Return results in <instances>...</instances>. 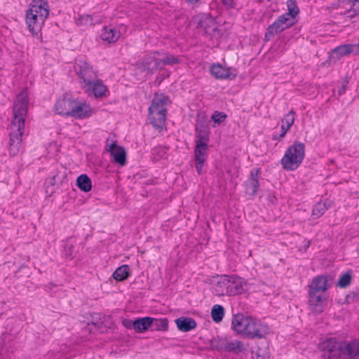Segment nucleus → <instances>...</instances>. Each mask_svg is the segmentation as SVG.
Returning a JSON list of instances; mask_svg holds the SVG:
<instances>
[{
	"mask_svg": "<svg viewBox=\"0 0 359 359\" xmlns=\"http://www.w3.org/2000/svg\"><path fill=\"white\" fill-rule=\"evenodd\" d=\"M196 140L195 148L196 161L205 162L208 150V137L207 135L208 124L207 118L204 114H198L196 124Z\"/></svg>",
	"mask_w": 359,
	"mask_h": 359,
	"instance_id": "obj_5",
	"label": "nucleus"
},
{
	"mask_svg": "<svg viewBox=\"0 0 359 359\" xmlns=\"http://www.w3.org/2000/svg\"><path fill=\"white\" fill-rule=\"evenodd\" d=\"M129 276V266L128 265H122L117 268L113 273V277L118 281H122L126 279Z\"/></svg>",
	"mask_w": 359,
	"mask_h": 359,
	"instance_id": "obj_32",
	"label": "nucleus"
},
{
	"mask_svg": "<svg viewBox=\"0 0 359 359\" xmlns=\"http://www.w3.org/2000/svg\"><path fill=\"white\" fill-rule=\"evenodd\" d=\"M325 205L323 204H317L312 210V215L316 218L320 217L324 214Z\"/></svg>",
	"mask_w": 359,
	"mask_h": 359,
	"instance_id": "obj_41",
	"label": "nucleus"
},
{
	"mask_svg": "<svg viewBox=\"0 0 359 359\" xmlns=\"http://www.w3.org/2000/svg\"><path fill=\"white\" fill-rule=\"evenodd\" d=\"M205 162H200L198 161H196V168L197 172L201 175L202 173L203 166Z\"/></svg>",
	"mask_w": 359,
	"mask_h": 359,
	"instance_id": "obj_44",
	"label": "nucleus"
},
{
	"mask_svg": "<svg viewBox=\"0 0 359 359\" xmlns=\"http://www.w3.org/2000/svg\"><path fill=\"white\" fill-rule=\"evenodd\" d=\"M332 279L326 276H319L314 278L309 286V292L320 294H326V291L331 287Z\"/></svg>",
	"mask_w": 359,
	"mask_h": 359,
	"instance_id": "obj_16",
	"label": "nucleus"
},
{
	"mask_svg": "<svg viewBox=\"0 0 359 359\" xmlns=\"http://www.w3.org/2000/svg\"><path fill=\"white\" fill-rule=\"evenodd\" d=\"M159 56L161 63L163 65H173L180 62L179 57L172 55L160 53Z\"/></svg>",
	"mask_w": 359,
	"mask_h": 359,
	"instance_id": "obj_35",
	"label": "nucleus"
},
{
	"mask_svg": "<svg viewBox=\"0 0 359 359\" xmlns=\"http://www.w3.org/2000/svg\"><path fill=\"white\" fill-rule=\"evenodd\" d=\"M252 316L238 313L233 316L231 328L238 334L247 337Z\"/></svg>",
	"mask_w": 359,
	"mask_h": 359,
	"instance_id": "obj_12",
	"label": "nucleus"
},
{
	"mask_svg": "<svg viewBox=\"0 0 359 359\" xmlns=\"http://www.w3.org/2000/svg\"><path fill=\"white\" fill-rule=\"evenodd\" d=\"M154 330L158 331H166L168 328V321L167 318H154L151 323Z\"/></svg>",
	"mask_w": 359,
	"mask_h": 359,
	"instance_id": "obj_34",
	"label": "nucleus"
},
{
	"mask_svg": "<svg viewBox=\"0 0 359 359\" xmlns=\"http://www.w3.org/2000/svg\"><path fill=\"white\" fill-rule=\"evenodd\" d=\"M323 359H359V342L346 343L328 339L320 344Z\"/></svg>",
	"mask_w": 359,
	"mask_h": 359,
	"instance_id": "obj_2",
	"label": "nucleus"
},
{
	"mask_svg": "<svg viewBox=\"0 0 359 359\" xmlns=\"http://www.w3.org/2000/svg\"><path fill=\"white\" fill-rule=\"evenodd\" d=\"M107 150L111 153L114 162L123 165L126 163V151L118 146L116 142H112L107 145Z\"/></svg>",
	"mask_w": 359,
	"mask_h": 359,
	"instance_id": "obj_22",
	"label": "nucleus"
},
{
	"mask_svg": "<svg viewBox=\"0 0 359 359\" xmlns=\"http://www.w3.org/2000/svg\"><path fill=\"white\" fill-rule=\"evenodd\" d=\"M169 98L163 95L156 94L149 108V120L153 126L162 129L165 123L166 106Z\"/></svg>",
	"mask_w": 359,
	"mask_h": 359,
	"instance_id": "obj_4",
	"label": "nucleus"
},
{
	"mask_svg": "<svg viewBox=\"0 0 359 359\" xmlns=\"http://www.w3.org/2000/svg\"><path fill=\"white\" fill-rule=\"evenodd\" d=\"M228 295H236L248 290V285L245 280L240 277H229Z\"/></svg>",
	"mask_w": 359,
	"mask_h": 359,
	"instance_id": "obj_19",
	"label": "nucleus"
},
{
	"mask_svg": "<svg viewBox=\"0 0 359 359\" xmlns=\"http://www.w3.org/2000/svg\"><path fill=\"white\" fill-rule=\"evenodd\" d=\"M255 359H267L269 358V353L266 351H257L253 353L252 356Z\"/></svg>",
	"mask_w": 359,
	"mask_h": 359,
	"instance_id": "obj_42",
	"label": "nucleus"
},
{
	"mask_svg": "<svg viewBox=\"0 0 359 359\" xmlns=\"http://www.w3.org/2000/svg\"><path fill=\"white\" fill-rule=\"evenodd\" d=\"M74 100L67 97L60 98L55 104V111L62 116H71Z\"/></svg>",
	"mask_w": 359,
	"mask_h": 359,
	"instance_id": "obj_21",
	"label": "nucleus"
},
{
	"mask_svg": "<svg viewBox=\"0 0 359 359\" xmlns=\"http://www.w3.org/2000/svg\"><path fill=\"white\" fill-rule=\"evenodd\" d=\"M226 117L227 116L226 114L216 111L211 116V119L215 124L220 125L226 121Z\"/></svg>",
	"mask_w": 359,
	"mask_h": 359,
	"instance_id": "obj_38",
	"label": "nucleus"
},
{
	"mask_svg": "<svg viewBox=\"0 0 359 359\" xmlns=\"http://www.w3.org/2000/svg\"><path fill=\"white\" fill-rule=\"evenodd\" d=\"M82 88L88 95L97 98H103L109 95L107 87L100 79L96 78H94L86 85H83Z\"/></svg>",
	"mask_w": 359,
	"mask_h": 359,
	"instance_id": "obj_11",
	"label": "nucleus"
},
{
	"mask_svg": "<svg viewBox=\"0 0 359 359\" xmlns=\"http://www.w3.org/2000/svg\"><path fill=\"white\" fill-rule=\"evenodd\" d=\"M95 113V109L86 101L74 100L71 117L76 119H86L92 116Z\"/></svg>",
	"mask_w": 359,
	"mask_h": 359,
	"instance_id": "obj_8",
	"label": "nucleus"
},
{
	"mask_svg": "<svg viewBox=\"0 0 359 359\" xmlns=\"http://www.w3.org/2000/svg\"><path fill=\"white\" fill-rule=\"evenodd\" d=\"M294 121V114L292 111H290L285 118L282 120L281 130L282 133L280 137L282 138L285 137L287 132L289 130L290 127L292 126Z\"/></svg>",
	"mask_w": 359,
	"mask_h": 359,
	"instance_id": "obj_29",
	"label": "nucleus"
},
{
	"mask_svg": "<svg viewBox=\"0 0 359 359\" xmlns=\"http://www.w3.org/2000/svg\"><path fill=\"white\" fill-rule=\"evenodd\" d=\"M229 276H222L215 278L212 281V289L215 295H228Z\"/></svg>",
	"mask_w": 359,
	"mask_h": 359,
	"instance_id": "obj_20",
	"label": "nucleus"
},
{
	"mask_svg": "<svg viewBox=\"0 0 359 359\" xmlns=\"http://www.w3.org/2000/svg\"><path fill=\"white\" fill-rule=\"evenodd\" d=\"M122 31H126V27L119 26L114 27L111 25L102 27L100 33V37L102 41L107 43H114L120 39Z\"/></svg>",
	"mask_w": 359,
	"mask_h": 359,
	"instance_id": "obj_14",
	"label": "nucleus"
},
{
	"mask_svg": "<svg viewBox=\"0 0 359 359\" xmlns=\"http://www.w3.org/2000/svg\"><path fill=\"white\" fill-rule=\"evenodd\" d=\"M160 53L156 52L147 55L144 59L137 63V67L140 70L146 72V75H151L155 71L161 68Z\"/></svg>",
	"mask_w": 359,
	"mask_h": 359,
	"instance_id": "obj_10",
	"label": "nucleus"
},
{
	"mask_svg": "<svg viewBox=\"0 0 359 359\" xmlns=\"http://www.w3.org/2000/svg\"><path fill=\"white\" fill-rule=\"evenodd\" d=\"M76 185L84 192H88L92 189L90 179L86 174L81 175L76 180Z\"/></svg>",
	"mask_w": 359,
	"mask_h": 359,
	"instance_id": "obj_28",
	"label": "nucleus"
},
{
	"mask_svg": "<svg viewBox=\"0 0 359 359\" xmlns=\"http://www.w3.org/2000/svg\"><path fill=\"white\" fill-rule=\"evenodd\" d=\"M122 324L127 329L135 330V320H131L130 319H123L122 320Z\"/></svg>",
	"mask_w": 359,
	"mask_h": 359,
	"instance_id": "obj_43",
	"label": "nucleus"
},
{
	"mask_svg": "<svg viewBox=\"0 0 359 359\" xmlns=\"http://www.w3.org/2000/svg\"><path fill=\"white\" fill-rule=\"evenodd\" d=\"M353 46L351 45H342L333 49L332 51V57L339 58L342 56L346 55L351 53Z\"/></svg>",
	"mask_w": 359,
	"mask_h": 359,
	"instance_id": "obj_30",
	"label": "nucleus"
},
{
	"mask_svg": "<svg viewBox=\"0 0 359 359\" xmlns=\"http://www.w3.org/2000/svg\"><path fill=\"white\" fill-rule=\"evenodd\" d=\"M152 318L144 317L135 320V330L137 332L142 333L148 330L151 326Z\"/></svg>",
	"mask_w": 359,
	"mask_h": 359,
	"instance_id": "obj_27",
	"label": "nucleus"
},
{
	"mask_svg": "<svg viewBox=\"0 0 359 359\" xmlns=\"http://www.w3.org/2000/svg\"><path fill=\"white\" fill-rule=\"evenodd\" d=\"M223 4L227 7H232L233 5V0H222Z\"/></svg>",
	"mask_w": 359,
	"mask_h": 359,
	"instance_id": "obj_45",
	"label": "nucleus"
},
{
	"mask_svg": "<svg viewBox=\"0 0 359 359\" xmlns=\"http://www.w3.org/2000/svg\"><path fill=\"white\" fill-rule=\"evenodd\" d=\"M341 4L350 17L359 13V0H343Z\"/></svg>",
	"mask_w": 359,
	"mask_h": 359,
	"instance_id": "obj_26",
	"label": "nucleus"
},
{
	"mask_svg": "<svg viewBox=\"0 0 359 359\" xmlns=\"http://www.w3.org/2000/svg\"><path fill=\"white\" fill-rule=\"evenodd\" d=\"M351 280V276L349 273H343L339 278L337 285L342 288L346 287L350 284Z\"/></svg>",
	"mask_w": 359,
	"mask_h": 359,
	"instance_id": "obj_39",
	"label": "nucleus"
},
{
	"mask_svg": "<svg viewBox=\"0 0 359 359\" xmlns=\"http://www.w3.org/2000/svg\"><path fill=\"white\" fill-rule=\"evenodd\" d=\"M327 298V294L309 292L308 305L309 310L314 313H321L325 308Z\"/></svg>",
	"mask_w": 359,
	"mask_h": 359,
	"instance_id": "obj_15",
	"label": "nucleus"
},
{
	"mask_svg": "<svg viewBox=\"0 0 359 359\" xmlns=\"http://www.w3.org/2000/svg\"><path fill=\"white\" fill-rule=\"evenodd\" d=\"M224 315L223 306L219 304L214 305L211 310V317L215 323H219L222 320Z\"/></svg>",
	"mask_w": 359,
	"mask_h": 359,
	"instance_id": "obj_33",
	"label": "nucleus"
},
{
	"mask_svg": "<svg viewBox=\"0 0 359 359\" xmlns=\"http://www.w3.org/2000/svg\"><path fill=\"white\" fill-rule=\"evenodd\" d=\"M287 6L288 12L286 13V15L291 16L294 19L299 14V10L297 6L296 0H287Z\"/></svg>",
	"mask_w": 359,
	"mask_h": 359,
	"instance_id": "obj_36",
	"label": "nucleus"
},
{
	"mask_svg": "<svg viewBox=\"0 0 359 359\" xmlns=\"http://www.w3.org/2000/svg\"><path fill=\"white\" fill-rule=\"evenodd\" d=\"M258 175L259 170L257 169L252 170L250 172V177L247 181L246 189L250 195L254 196L257 192L259 188Z\"/></svg>",
	"mask_w": 359,
	"mask_h": 359,
	"instance_id": "obj_24",
	"label": "nucleus"
},
{
	"mask_svg": "<svg viewBox=\"0 0 359 359\" xmlns=\"http://www.w3.org/2000/svg\"><path fill=\"white\" fill-rule=\"evenodd\" d=\"M197 27L210 37L212 41L217 40L220 36L217 23L215 18L208 14H200L196 17Z\"/></svg>",
	"mask_w": 359,
	"mask_h": 359,
	"instance_id": "obj_7",
	"label": "nucleus"
},
{
	"mask_svg": "<svg viewBox=\"0 0 359 359\" xmlns=\"http://www.w3.org/2000/svg\"><path fill=\"white\" fill-rule=\"evenodd\" d=\"M211 74L217 79H234L237 75L236 70L226 68L220 64H214L210 68Z\"/></svg>",
	"mask_w": 359,
	"mask_h": 359,
	"instance_id": "obj_18",
	"label": "nucleus"
},
{
	"mask_svg": "<svg viewBox=\"0 0 359 359\" xmlns=\"http://www.w3.org/2000/svg\"><path fill=\"white\" fill-rule=\"evenodd\" d=\"M47 182L50 183L51 185H54L56 182L55 177H53L49 179L48 180H47Z\"/></svg>",
	"mask_w": 359,
	"mask_h": 359,
	"instance_id": "obj_46",
	"label": "nucleus"
},
{
	"mask_svg": "<svg viewBox=\"0 0 359 359\" xmlns=\"http://www.w3.org/2000/svg\"><path fill=\"white\" fill-rule=\"evenodd\" d=\"M201 0H186L187 2H188L190 4H196L201 1Z\"/></svg>",
	"mask_w": 359,
	"mask_h": 359,
	"instance_id": "obj_47",
	"label": "nucleus"
},
{
	"mask_svg": "<svg viewBox=\"0 0 359 359\" xmlns=\"http://www.w3.org/2000/svg\"><path fill=\"white\" fill-rule=\"evenodd\" d=\"M167 149L163 147H157L153 149V156L155 160H159L165 157Z\"/></svg>",
	"mask_w": 359,
	"mask_h": 359,
	"instance_id": "obj_40",
	"label": "nucleus"
},
{
	"mask_svg": "<svg viewBox=\"0 0 359 359\" xmlns=\"http://www.w3.org/2000/svg\"><path fill=\"white\" fill-rule=\"evenodd\" d=\"M295 24V20L291 16L283 14L280 15L271 25L268 32L271 34H277L290 27Z\"/></svg>",
	"mask_w": 359,
	"mask_h": 359,
	"instance_id": "obj_17",
	"label": "nucleus"
},
{
	"mask_svg": "<svg viewBox=\"0 0 359 359\" xmlns=\"http://www.w3.org/2000/svg\"><path fill=\"white\" fill-rule=\"evenodd\" d=\"M227 337H217L210 341V346L212 349L218 351H225Z\"/></svg>",
	"mask_w": 359,
	"mask_h": 359,
	"instance_id": "obj_31",
	"label": "nucleus"
},
{
	"mask_svg": "<svg viewBox=\"0 0 359 359\" xmlns=\"http://www.w3.org/2000/svg\"><path fill=\"white\" fill-rule=\"evenodd\" d=\"M28 92L22 90L16 97L13 106V118L11 125L9 152L15 156L22 148V135L28 109Z\"/></svg>",
	"mask_w": 359,
	"mask_h": 359,
	"instance_id": "obj_1",
	"label": "nucleus"
},
{
	"mask_svg": "<svg viewBox=\"0 0 359 359\" xmlns=\"http://www.w3.org/2000/svg\"><path fill=\"white\" fill-rule=\"evenodd\" d=\"M76 22L79 26H88L93 24V19L90 15H82L76 18Z\"/></svg>",
	"mask_w": 359,
	"mask_h": 359,
	"instance_id": "obj_37",
	"label": "nucleus"
},
{
	"mask_svg": "<svg viewBox=\"0 0 359 359\" xmlns=\"http://www.w3.org/2000/svg\"><path fill=\"white\" fill-rule=\"evenodd\" d=\"M49 13L46 0H32L25 14V22L32 34L37 35L41 31Z\"/></svg>",
	"mask_w": 359,
	"mask_h": 359,
	"instance_id": "obj_3",
	"label": "nucleus"
},
{
	"mask_svg": "<svg viewBox=\"0 0 359 359\" xmlns=\"http://www.w3.org/2000/svg\"><path fill=\"white\" fill-rule=\"evenodd\" d=\"M248 349L247 346L240 340H232L227 338L225 351L238 354L244 353Z\"/></svg>",
	"mask_w": 359,
	"mask_h": 359,
	"instance_id": "obj_23",
	"label": "nucleus"
},
{
	"mask_svg": "<svg viewBox=\"0 0 359 359\" xmlns=\"http://www.w3.org/2000/svg\"><path fill=\"white\" fill-rule=\"evenodd\" d=\"M248 338L250 339H264L271 333L270 327L257 318L252 317L250 325Z\"/></svg>",
	"mask_w": 359,
	"mask_h": 359,
	"instance_id": "obj_9",
	"label": "nucleus"
},
{
	"mask_svg": "<svg viewBox=\"0 0 359 359\" xmlns=\"http://www.w3.org/2000/svg\"><path fill=\"white\" fill-rule=\"evenodd\" d=\"M305 156L304 144L295 142L285 151L281 159L283 168L286 170H294L299 167Z\"/></svg>",
	"mask_w": 359,
	"mask_h": 359,
	"instance_id": "obj_6",
	"label": "nucleus"
},
{
	"mask_svg": "<svg viewBox=\"0 0 359 359\" xmlns=\"http://www.w3.org/2000/svg\"><path fill=\"white\" fill-rule=\"evenodd\" d=\"M177 328L182 332H189L196 327V321L187 317H181L175 320Z\"/></svg>",
	"mask_w": 359,
	"mask_h": 359,
	"instance_id": "obj_25",
	"label": "nucleus"
},
{
	"mask_svg": "<svg viewBox=\"0 0 359 359\" xmlns=\"http://www.w3.org/2000/svg\"><path fill=\"white\" fill-rule=\"evenodd\" d=\"M74 70L81 80V86L97 76L93 68L84 60H77L74 66Z\"/></svg>",
	"mask_w": 359,
	"mask_h": 359,
	"instance_id": "obj_13",
	"label": "nucleus"
}]
</instances>
